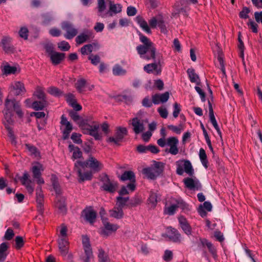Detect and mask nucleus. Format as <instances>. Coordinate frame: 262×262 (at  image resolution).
<instances>
[{
	"instance_id": "nucleus-58",
	"label": "nucleus",
	"mask_w": 262,
	"mask_h": 262,
	"mask_svg": "<svg viewBox=\"0 0 262 262\" xmlns=\"http://www.w3.org/2000/svg\"><path fill=\"white\" fill-rule=\"evenodd\" d=\"M174 110L173 112V116L176 118L178 117L181 111L180 105L177 102H175L173 104Z\"/></svg>"
},
{
	"instance_id": "nucleus-59",
	"label": "nucleus",
	"mask_w": 262,
	"mask_h": 262,
	"mask_svg": "<svg viewBox=\"0 0 262 262\" xmlns=\"http://www.w3.org/2000/svg\"><path fill=\"white\" fill-rule=\"evenodd\" d=\"M36 96L37 98L41 101H46L45 94L41 89H38L36 92Z\"/></svg>"
},
{
	"instance_id": "nucleus-36",
	"label": "nucleus",
	"mask_w": 262,
	"mask_h": 262,
	"mask_svg": "<svg viewBox=\"0 0 262 262\" xmlns=\"http://www.w3.org/2000/svg\"><path fill=\"white\" fill-rule=\"evenodd\" d=\"M47 101H35L32 103V107L36 111L42 110L45 107Z\"/></svg>"
},
{
	"instance_id": "nucleus-16",
	"label": "nucleus",
	"mask_w": 262,
	"mask_h": 262,
	"mask_svg": "<svg viewBox=\"0 0 262 262\" xmlns=\"http://www.w3.org/2000/svg\"><path fill=\"white\" fill-rule=\"evenodd\" d=\"M36 201L38 212L40 215H43L44 212V196L41 187L36 189Z\"/></svg>"
},
{
	"instance_id": "nucleus-23",
	"label": "nucleus",
	"mask_w": 262,
	"mask_h": 262,
	"mask_svg": "<svg viewBox=\"0 0 262 262\" xmlns=\"http://www.w3.org/2000/svg\"><path fill=\"white\" fill-rule=\"evenodd\" d=\"M122 6L119 4H115L112 1L109 2V10L108 13L110 16L120 13L122 11Z\"/></svg>"
},
{
	"instance_id": "nucleus-5",
	"label": "nucleus",
	"mask_w": 262,
	"mask_h": 262,
	"mask_svg": "<svg viewBox=\"0 0 262 262\" xmlns=\"http://www.w3.org/2000/svg\"><path fill=\"white\" fill-rule=\"evenodd\" d=\"M99 181L101 182V189L111 193H114L118 187V183L111 181L108 176L105 173L99 176Z\"/></svg>"
},
{
	"instance_id": "nucleus-43",
	"label": "nucleus",
	"mask_w": 262,
	"mask_h": 262,
	"mask_svg": "<svg viewBox=\"0 0 262 262\" xmlns=\"http://www.w3.org/2000/svg\"><path fill=\"white\" fill-rule=\"evenodd\" d=\"M3 73L6 75L14 74L16 71V68L10 65L5 66L3 68Z\"/></svg>"
},
{
	"instance_id": "nucleus-6",
	"label": "nucleus",
	"mask_w": 262,
	"mask_h": 262,
	"mask_svg": "<svg viewBox=\"0 0 262 262\" xmlns=\"http://www.w3.org/2000/svg\"><path fill=\"white\" fill-rule=\"evenodd\" d=\"M164 164L161 162H155L151 167L144 168L142 173L150 179L154 180L163 171Z\"/></svg>"
},
{
	"instance_id": "nucleus-4",
	"label": "nucleus",
	"mask_w": 262,
	"mask_h": 262,
	"mask_svg": "<svg viewBox=\"0 0 262 262\" xmlns=\"http://www.w3.org/2000/svg\"><path fill=\"white\" fill-rule=\"evenodd\" d=\"M101 222L102 226L101 227L100 234L103 237L107 238L115 234L119 228L117 224L111 223L108 217L106 216H103L102 213Z\"/></svg>"
},
{
	"instance_id": "nucleus-13",
	"label": "nucleus",
	"mask_w": 262,
	"mask_h": 262,
	"mask_svg": "<svg viewBox=\"0 0 262 262\" xmlns=\"http://www.w3.org/2000/svg\"><path fill=\"white\" fill-rule=\"evenodd\" d=\"M81 216L85 221L92 225L95 222L96 212L92 207H86L82 211Z\"/></svg>"
},
{
	"instance_id": "nucleus-10",
	"label": "nucleus",
	"mask_w": 262,
	"mask_h": 262,
	"mask_svg": "<svg viewBox=\"0 0 262 262\" xmlns=\"http://www.w3.org/2000/svg\"><path fill=\"white\" fill-rule=\"evenodd\" d=\"M127 135V130L126 127L119 126L116 128L115 137H109L107 139V142H113L116 145H120L124 137Z\"/></svg>"
},
{
	"instance_id": "nucleus-25",
	"label": "nucleus",
	"mask_w": 262,
	"mask_h": 262,
	"mask_svg": "<svg viewBox=\"0 0 262 262\" xmlns=\"http://www.w3.org/2000/svg\"><path fill=\"white\" fill-rule=\"evenodd\" d=\"M136 20L143 31L148 34H150L151 33V30L147 23L144 19L142 17L140 16H137L136 17Z\"/></svg>"
},
{
	"instance_id": "nucleus-56",
	"label": "nucleus",
	"mask_w": 262,
	"mask_h": 262,
	"mask_svg": "<svg viewBox=\"0 0 262 262\" xmlns=\"http://www.w3.org/2000/svg\"><path fill=\"white\" fill-rule=\"evenodd\" d=\"M19 35L21 38H23L25 39H27L28 36V29L26 27L21 28L19 31Z\"/></svg>"
},
{
	"instance_id": "nucleus-50",
	"label": "nucleus",
	"mask_w": 262,
	"mask_h": 262,
	"mask_svg": "<svg viewBox=\"0 0 262 262\" xmlns=\"http://www.w3.org/2000/svg\"><path fill=\"white\" fill-rule=\"evenodd\" d=\"M42 23L45 25H47L52 20L53 16L50 13H47L42 15Z\"/></svg>"
},
{
	"instance_id": "nucleus-39",
	"label": "nucleus",
	"mask_w": 262,
	"mask_h": 262,
	"mask_svg": "<svg viewBox=\"0 0 262 262\" xmlns=\"http://www.w3.org/2000/svg\"><path fill=\"white\" fill-rule=\"evenodd\" d=\"M162 18L163 17L161 15H158L152 17L149 20V24L150 27L152 28H155L157 26H158L160 21H161Z\"/></svg>"
},
{
	"instance_id": "nucleus-61",
	"label": "nucleus",
	"mask_w": 262,
	"mask_h": 262,
	"mask_svg": "<svg viewBox=\"0 0 262 262\" xmlns=\"http://www.w3.org/2000/svg\"><path fill=\"white\" fill-rule=\"evenodd\" d=\"M14 233L11 228H8L5 232L4 237L7 240H11L14 236Z\"/></svg>"
},
{
	"instance_id": "nucleus-9",
	"label": "nucleus",
	"mask_w": 262,
	"mask_h": 262,
	"mask_svg": "<svg viewBox=\"0 0 262 262\" xmlns=\"http://www.w3.org/2000/svg\"><path fill=\"white\" fill-rule=\"evenodd\" d=\"M162 59V56L157 55L156 58L153 59L155 61L154 63L147 64L144 66V71L148 73L155 72L156 75L160 74L161 72V61Z\"/></svg>"
},
{
	"instance_id": "nucleus-12",
	"label": "nucleus",
	"mask_w": 262,
	"mask_h": 262,
	"mask_svg": "<svg viewBox=\"0 0 262 262\" xmlns=\"http://www.w3.org/2000/svg\"><path fill=\"white\" fill-rule=\"evenodd\" d=\"M12 38L8 36L3 37L0 41V46L2 47L4 51L7 54L13 53L15 48L12 44Z\"/></svg>"
},
{
	"instance_id": "nucleus-19",
	"label": "nucleus",
	"mask_w": 262,
	"mask_h": 262,
	"mask_svg": "<svg viewBox=\"0 0 262 262\" xmlns=\"http://www.w3.org/2000/svg\"><path fill=\"white\" fill-rule=\"evenodd\" d=\"M16 177L20 181L21 184L25 186L29 193H32L33 192L34 188L30 185L32 181L29 179V174L27 171H25L22 177L19 176L18 174H16Z\"/></svg>"
},
{
	"instance_id": "nucleus-49",
	"label": "nucleus",
	"mask_w": 262,
	"mask_h": 262,
	"mask_svg": "<svg viewBox=\"0 0 262 262\" xmlns=\"http://www.w3.org/2000/svg\"><path fill=\"white\" fill-rule=\"evenodd\" d=\"M58 47L63 51H67L70 49L69 43L64 40L61 41L58 44Z\"/></svg>"
},
{
	"instance_id": "nucleus-31",
	"label": "nucleus",
	"mask_w": 262,
	"mask_h": 262,
	"mask_svg": "<svg viewBox=\"0 0 262 262\" xmlns=\"http://www.w3.org/2000/svg\"><path fill=\"white\" fill-rule=\"evenodd\" d=\"M180 163H184L183 166L185 172L190 176H192L194 173V171L190 161L188 160H182L180 161Z\"/></svg>"
},
{
	"instance_id": "nucleus-35",
	"label": "nucleus",
	"mask_w": 262,
	"mask_h": 262,
	"mask_svg": "<svg viewBox=\"0 0 262 262\" xmlns=\"http://www.w3.org/2000/svg\"><path fill=\"white\" fill-rule=\"evenodd\" d=\"M170 232L171 233L169 235V238L170 239L175 242L180 241L181 235L176 229H171Z\"/></svg>"
},
{
	"instance_id": "nucleus-30",
	"label": "nucleus",
	"mask_w": 262,
	"mask_h": 262,
	"mask_svg": "<svg viewBox=\"0 0 262 262\" xmlns=\"http://www.w3.org/2000/svg\"><path fill=\"white\" fill-rule=\"evenodd\" d=\"M8 246L6 243H3L0 245V262H4L8 255L7 251Z\"/></svg>"
},
{
	"instance_id": "nucleus-18",
	"label": "nucleus",
	"mask_w": 262,
	"mask_h": 262,
	"mask_svg": "<svg viewBox=\"0 0 262 262\" xmlns=\"http://www.w3.org/2000/svg\"><path fill=\"white\" fill-rule=\"evenodd\" d=\"M11 92L15 96L23 95L26 92L23 83L20 81H14L11 84Z\"/></svg>"
},
{
	"instance_id": "nucleus-54",
	"label": "nucleus",
	"mask_w": 262,
	"mask_h": 262,
	"mask_svg": "<svg viewBox=\"0 0 262 262\" xmlns=\"http://www.w3.org/2000/svg\"><path fill=\"white\" fill-rule=\"evenodd\" d=\"M15 244H16V248L20 249L23 247L24 245V239L21 236H17L15 237Z\"/></svg>"
},
{
	"instance_id": "nucleus-57",
	"label": "nucleus",
	"mask_w": 262,
	"mask_h": 262,
	"mask_svg": "<svg viewBox=\"0 0 262 262\" xmlns=\"http://www.w3.org/2000/svg\"><path fill=\"white\" fill-rule=\"evenodd\" d=\"M81 135L79 134L73 133L71 136V139L73 141V142L77 144H81L82 143V140L80 139Z\"/></svg>"
},
{
	"instance_id": "nucleus-46",
	"label": "nucleus",
	"mask_w": 262,
	"mask_h": 262,
	"mask_svg": "<svg viewBox=\"0 0 262 262\" xmlns=\"http://www.w3.org/2000/svg\"><path fill=\"white\" fill-rule=\"evenodd\" d=\"M25 147L31 155L37 156L38 154V151L37 148L35 146L30 144H26Z\"/></svg>"
},
{
	"instance_id": "nucleus-24",
	"label": "nucleus",
	"mask_w": 262,
	"mask_h": 262,
	"mask_svg": "<svg viewBox=\"0 0 262 262\" xmlns=\"http://www.w3.org/2000/svg\"><path fill=\"white\" fill-rule=\"evenodd\" d=\"M3 113L4 114V125L6 128H9L14 122L13 119V113H10V112Z\"/></svg>"
},
{
	"instance_id": "nucleus-64",
	"label": "nucleus",
	"mask_w": 262,
	"mask_h": 262,
	"mask_svg": "<svg viewBox=\"0 0 262 262\" xmlns=\"http://www.w3.org/2000/svg\"><path fill=\"white\" fill-rule=\"evenodd\" d=\"M250 12V10L247 7H244L242 11L239 13V16L242 18H247L248 17V14Z\"/></svg>"
},
{
	"instance_id": "nucleus-38",
	"label": "nucleus",
	"mask_w": 262,
	"mask_h": 262,
	"mask_svg": "<svg viewBox=\"0 0 262 262\" xmlns=\"http://www.w3.org/2000/svg\"><path fill=\"white\" fill-rule=\"evenodd\" d=\"M42 165L39 163H38L37 165L33 166L32 167V172L33 173V176L34 178H38L41 176V168Z\"/></svg>"
},
{
	"instance_id": "nucleus-48",
	"label": "nucleus",
	"mask_w": 262,
	"mask_h": 262,
	"mask_svg": "<svg viewBox=\"0 0 262 262\" xmlns=\"http://www.w3.org/2000/svg\"><path fill=\"white\" fill-rule=\"evenodd\" d=\"M168 128L177 134H180L183 129V126L182 124H179V126H174L173 125H169L167 126Z\"/></svg>"
},
{
	"instance_id": "nucleus-22",
	"label": "nucleus",
	"mask_w": 262,
	"mask_h": 262,
	"mask_svg": "<svg viewBox=\"0 0 262 262\" xmlns=\"http://www.w3.org/2000/svg\"><path fill=\"white\" fill-rule=\"evenodd\" d=\"M65 53L55 52L50 56L52 63L54 65L59 64L65 58Z\"/></svg>"
},
{
	"instance_id": "nucleus-1",
	"label": "nucleus",
	"mask_w": 262,
	"mask_h": 262,
	"mask_svg": "<svg viewBox=\"0 0 262 262\" xmlns=\"http://www.w3.org/2000/svg\"><path fill=\"white\" fill-rule=\"evenodd\" d=\"M74 166L78 173V181L81 183L92 179L93 172L98 169V161L90 156L85 161H77Z\"/></svg>"
},
{
	"instance_id": "nucleus-14",
	"label": "nucleus",
	"mask_w": 262,
	"mask_h": 262,
	"mask_svg": "<svg viewBox=\"0 0 262 262\" xmlns=\"http://www.w3.org/2000/svg\"><path fill=\"white\" fill-rule=\"evenodd\" d=\"M82 245L86 256L81 257L83 262H89L92 256V251L90 244L89 238L86 235H82Z\"/></svg>"
},
{
	"instance_id": "nucleus-17",
	"label": "nucleus",
	"mask_w": 262,
	"mask_h": 262,
	"mask_svg": "<svg viewBox=\"0 0 262 262\" xmlns=\"http://www.w3.org/2000/svg\"><path fill=\"white\" fill-rule=\"evenodd\" d=\"M131 121L133 131L136 135L142 133L145 130L144 120L135 117L132 119Z\"/></svg>"
},
{
	"instance_id": "nucleus-11",
	"label": "nucleus",
	"mask_w": 262,
	"mask_h": 262,
	"mask_svg": "<svg viewBox=\"0 0 262 262\" xmlns=\"http://www.w3.org/2000/svg\"><path fill=\"white\" fill-rule=\"evenodd\" d=\"M62 29L66 31L64 36L66 39H71L78 33V30L74 25L69 21H64L62 23Z\"/></svg>"
},
{
	"instance_id": "nucleus-7",
	"label": "nucleus",
	"mask_w": 262,
	"mask_h": 262,
	"mask_svg": "<svg viewBox=\"0 0 262 262\" xmlns=\"http://www.w3.org/2000/svg\"><path fill=\"white\" fill-rule=\"evenodd\" d=\"M5 105V108L3 112H10V113H13L14 111L19 118H21L23 117L24 113L21 109L20 103L15 99H6Z\"/></svg>"
},
{
	"instance_id": "nucleus-37",
	"label": "nucleus",
	"mask_w": 262,
	"mask_h": 262,
	"mask_svg": "<svg viewBox=\"0 0 262 262\" xmlns=\"http://www.w3.org/2000/svg\"><path fill=\"white\" fill-rule=\"evenodd\" d=\"M48 92L55 97H59L63 94L62 92L55 86H51L48 88Z\"/></svg>"
},
{
	"instance_id": "nucleus-21",
	"label": "nucleus",
	"mask_w": 262,
	"mask_h": 262,
	"mask_svg": "<svg viewBox=\"0 0 262 262\" xmlns=\"http://www.w3.org/2000/svg\"><path fill=\"white\" fill-rule=\"evenodd\" d=\"M200 241L203 247H207L210 253L212 254L213 257L216 259L217 257L216 250L213 244L209 242L206 238H200Z\"/></svg>"
},
{
	"instance_id": "nucleus-26",
	"label": "nucleus",
	"mask_w": 262,
	"mask_h": 262,
	"mask_svg": "<svg viewBox=\"0 0 262 262\" xmlns=\"http://www.w3.org/2000/svg\"><path fill=\"white\" fill-rule=\"evenodd\" d=\"M110 215L112 217L119 220L123 218L124 212L122 208L117 206L110 210Z\"/></svg>"
},
{
	"instance_id": "nucleus-32",
	"label": "nucleus",
	"mask_w": 262,
	"mask_h": 262,
	"mask_svg": "<svg viewBox=\"0 0 262 262\" xmlns=\"http://www.w3.org/2000/svg\"><path fill=\"white\" fill-rule=\"evenodd\" d=\"M51 182L54 191H55L56 194L58 195L57 196H58L61 193V189L57 178L54 174L52 175Z\"/></svg>"
},
{
	"instance_id": "nucleus-33",
	"label": "nucleus",
	"mask_w": 262,
	"mask_h": 262,
	"mask_svg": "<svg viewBox=\"0 0 262 262\" xmlns=\"http://www.w3.org/2000/svg\"><path fill=\"white\" fill-rule=\"evenodd\" d=\"M117 203L116 205L118 207H120L122 209V208L125 206L127 205L126 204L127 202L129 201V198L128 196L127 197H123L122 196H118L116 198Z\"/></svg>"
},
{
	"instance_id": "nucleus-41",
	"label": "nucleus",
	"mask_w": 262,
	"mask_h": 262,
	"mask_svg": "<svg viewBox=\"0 0 262 262\" xmlns=\"http://www.w3.org/2000/svg\"><path fill=\"white\" fill-rule=\"evenodd\" d=\"M113 73L115 75H123L126 73V71L120 66L117 64L113 69Z\"/></svg>"
},
{
	"instance_id": "nucleus-53",
	"label": "nucleus",
	"mask_w": 262,
	"mask_h": 262,
	"mask_svg": "<svg viewBox=\"0 0 262 262\" xmlns=\"http://www.w3.org/2000/svg\"><path fill=\"white\" fill-rule=\"evenodd\" d=\"M173 254L172 251L166 250L163 255V259L167 262H169L172 259Z\"/></svg>"
},
{
	"instance_id": "nucleus-52",
	"label": "nucleus",
	"mask_w": 262,
	"mask_h": 262,
	"mask_svg": "<svg viewBox=\"0 0 262 262\" xmlns=\"http://www.w3.org/2000/svg\"><path fill=\"white\" fill-rule=\"evenodd\" d=\"M141 202V200L140 198L138 197H135L129 201V202L128 204V206L131 207H135L139 205Z\"/></svg>"
},
{
	"instance_id": "nucleus-63",
	"label": "nucleus",
	"mask_w": 262,
	"mask_h": 262,
	"mask_svg": "<svg viewBox=\"0 0 262 262\" xmlns=\"http://www.w3.org/2000/svg\"><path fill=\"white\" fill-rule=\"evenodd\" d=\"M160 116L163 118H166L168 116V111L166 108L162 107H159L158 109Z\"/></svg>"
},
{
	"instance_id": "nucleus-62",
	"label": "nucleus",
	"mask_w": 262,
	"mask_h": 262,
	"mask_svg": "<svg viewBox=\"0 0 262 262\" xmlns=\"http://www.w3.org/2000/svg\"><path fill=\"white\" fill-rule=\"evenodd\" d=\"M142 104L144 107H150L152 105V102L148 97H146L142 100Z\"/></svg>"
},
{
	"instance_id": "nucleus-47",
	"label": "nucleus",
	"mask_w": 262,
	"mask_h": 262,
	"mask_svg": "<svg viewBox=\"0 0 262 262\" xmlns=\"http://www.w3.org/2000/svg\"><path fill=\"white\" fill-rule=\"evenodd\" d=\"M93 51V46L91 44L84 45L81 48L80 52L83 55H87Z\"/></svg>"
},
{
	"instance_id": "nucleus-60",
	"label": "nucleus",
	"mask_w": 262,
	"mask_h": 262,
	"mask_svg": "<svg viewBox=\"0 0 262 262\" xmlns=\"http://www.w3.org/2000/svg\"><path fill=\"white\" fill-rule=\"evenodd\" d=\"M82 153L79 147L76 148V150H74L73 152L72 159L75 160L77 159H79L82 157Z\"/></svg>"
},
{
	"instance_id": "nucleus-55",
	"label": "nucleus",
	"mask_w": 262,
	"mask_h": 262,
	"mask_svg": "<svg viewBox=\"0 0 262 262\" xmlns=\"http://www.w3.org/2000/svg\"><path fill=\"white\" fill-rule=\"evenodd\" d=\"M179 143V140L176 137H170L167 140V144L171 147V146L177 145Z\"/></svg>"
},
{
	"instance_id": "nucleus-3",
	"label": "nucleus",
	"mask_w": 262,
	"mask_h": 262,
	"mask_svg": "<svg viewBox=\"0 0 262 262\" xmlns=\"http://www.w3.org/2000/svg\"><path fill=\"white\" fill-rule=\"evenodd\" d=\"M69 115L74 121L79 124L85 134L93 136L96 140H98V125H91L85 123L83 119L74 111H71Z\"/></svg>"
},
{
	"instance_id": "nucleus-2",
	"label": "nucleus",
	"mask_w": 262,
	"mask_h": 262,
	"mask_svg": "<svg viewBox=\"0 0 262 262\" xmlns=\"http://www.w3.org/2000/svg\"><path fill=\"white\" fill-rule=\"evenodd\" d=\"M140 41L143 43L137 47L138 53L142 58L149 60L156 58V49L154 44L141 33H139Z\"/></svg>"
},
{
	"instance_id": "nucleus-8",
	"label": "nucleus",
	"mask_w": 262,
	"mask_h": 262,
	"mask_svg": "<svg viewBox=\"0 0 262 262\" xmlns=\"http://www.w3.org/2000/svg\"><path fill=\"white\" fill-rule=\"evenodd\" d=\"M118 177L122 182L129 181L130 183L127 185V188L130 191L135 190L136 179L135 173L132 171H125L121 176H118Z\"/></svg>"
},
{
	"instance_id": "nucleus-40",
	"label": "nucleus",
	"mask_w": 262,
	"mask_h": 262,
	"mask_svg": "<svg viewBox=\"0 0 262 262\" xmlns=\"http://www.w3.org/2000/svg\"><path fill=\"white\" fill-rule=\"evenodd\" d=\"M99 262H111L107 252L102 249H99Z\"/></svg>"
},
{
	"instance_id": "nucleus-42",
	"label": "nucleus",
	"mask_w": 262,
	"mask_h": 262,
	"mask_svg": "<svg viewBox=\"0 0 262 262\" xmlns=\"http://www.w3.org/2000/svg\"><path fill=\"white\" fill-rule=\"evenodd\" d=\"M86 81L84 79L78 80L75 83V87L79 93L83 92V89L85 87Z\"/></svg>"
},
{
	"instance_id": "nucleus-29",
	"label": "nucleus",
	"mask_w": 262,
	"mask_h": 262,
	"mask_svg": "<svg viewBox=\"0 0 262 262\" xmlns=\"http://www.w3.org/2000/svg\"><path fill=\"white\" fill-rule=\"evenodd\" d=\"M187 72L190 81L193 83H195L197 85H200L201 83L200 79L199 76L195 73L194 70L193 69H188Z\"/></svg>"
},
{
	"instance_id": "nucleus-27",
	"label": "nucleus",
	"mask_w": 262,
	"mask_h": 262,
	"mask_svg": "<svg viewBox=\"0 0 262 262\" xmlns=\"http://www.w3.org/2000/svg\"><path fill=\"white\" fill-rule=\"evenodd\" d=\"M91 36V33L89 31H86L78 35L76 37L75 40L77 44L80 45L90 39Z\"/></svg>"
},
{
	"instance_id": "nucleus-28",
	"label": "nucleus",
	"mask_w": 262,
	"mask_h": 262,
	"mask_svg": "<svg viewBox=\"0 0 262 262\" xmlns=\"http://www.w3.org/2000/svg\"><path fill=\"white\" fill-rule=\"evenodd\" d=\"M56 206L61 213H66L67 207L64 198L61 197L59 195L56 196Z\"/></svg>"
},
{
	"instance_id": "nucleus-51",
	"label": "nucleus",
	"mask_w": 262,
	"mask_h": 262,
	"mask_svg": "<svg viewBox=\"0 0 262 262\" xmlns=\"http://www.w3.org/2000/svg\"><path fill=\"white\" fill-rule=\"evenodd\" d=\"M201 127H202V128L203 129V134H204V137H205V140L206 141V142L207 143V145H208L209 148L211 150H213V148L212 147V145H211V141L209 138V136H208V135L207 133V131L206 130L205 128H204L203 125L202 124H201Z\"/></svg>"
},
{
	"instance_id": "nucleus-45",
	"label": "nucleus",
	"mask_w": 262,
	"mask_h": 262,
	"mask_svg": "<svg viewBox=\"0 0 262 262\" xmlns=\"http://www.w3.org/2000/svg\"><path fill=\"white\" fill-rule=\"evenodd\" d=\"M73 129L72 125L71 124H68L66 126V128L63 130V140H66L69 138V135Z\"/></svg>"
},
{
	"instance_id": "nucleus-44",
	"label": "nucleus",
	"mask_w": 262,
	"mask_h": 262,
	"mask_svg": "<svg viewBox=\"0 0 262 262\" xmlns=\"http://www.w3.org/2000/svg\"><path fill=\"white\" fill-rule=\"evenodd\" d=\"M158 196L157 193L151 192L148 199L149 203L152 207H155L158 202Z\"/></svg>"
},
{
	"instance_id": "nucleus-20",
	"label": "nucleus",
	"mask_w": 262,
	"mask_h": 262,
	"mask_svg": "<svg viewBox=\"0 0 262 262\" xmlns=\"http://www.w3.org/2000/svg\"><path fill=\"white\" fill-rule=\"evenodd\" d=\"M58 247L60 252L63 257H66L69 252V242L64 238L58 240Z\"/></svg>"
},
{
	"instance_id": "nucleus-34",
	"label": "nucleus",
	"mask_w": 262,
	"mask_h": 262,
	"mask_svg": "<svg viewBox=\"0 0 262 262\" xmlns=\"http://www.w3.org/2000/svg\"><path fill=\"white\" fill-rule=\"evenodd\" d=\"M199 157L203 165L207 168L208 167L207 155L205 150L202 148L200 149Z\"/></svg>"
},
{
	"instance_id": "nucleus-15",
	"label": "nucleus",
	"mask_w": 262,
	"mask_h": 262,
	"mask_svg": "<svg viewBox=\"0 0 262 262\" xmlns=\"http://www.w3.org/2000/svg\"><path fill=\"white\" fill-rule=\"evenodd\" d=\"M183 182L186 187L190 190H199L201 189L202 185L196 178H187L184 179Z\"/></svg>"
}]
</instances>
